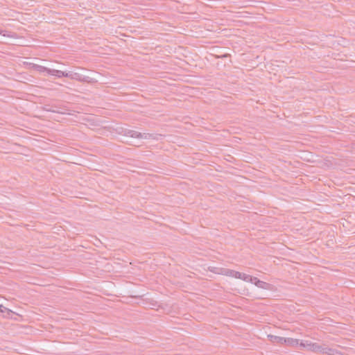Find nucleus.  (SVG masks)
Returning <instances> with one entry per match:
<instances>
[{"mask_svg":"<svg viewBox=\"0 0 355 355\" xmlns=\"http://www.w3.org/2000/svg\"><path fill=\"white\" fill-rule=\"evenodd\" d=\"M253 278H254L253 276H251V275H247V274L241 272V277L239 279H242V280H243L245 282L252 283Z\"/></svg>","mask_w":355,"mask_h":355,"instance_id":"obj_11","label":"nucleus"},{"mask_svg":"<svg viewBox=\"0 0 355 355\" xmlns=\"http://www.w3.org/2000/svg\"><path fill=\"white\" fill-rule=\"evenodd\" d=\"M228 56H230L229 54L227 53H225V54H223L222 55L220 56V58H227Z\"/></svg>","mask_w":355,"mask_h":355,"instance_id":"obj_21","label":"nucleus"},{"mask_svg":"<svg viewBox=\"0 0 355 355\" xmlns=\"http://www.w3.org/2000/svg\"><path fill=\"white\" fill-rule=\"evenodd\" d=\"M268 338H270V340L272 343L284 344V337L274 335H268Z\"/></svg>","mask_w":355,"mask_h":355,"instance_id":"obj_7","label":"nucleus"},{"mask_svg":"<svg viewBox=\"0 0 355 355\" xmlns=\"http://www.w3.org/2000/svg\"><path fill=\"white\" fill-rule=\"evenodd\" d=\"M284 344L287 346L297 347L299 346V340L292 338H284Z\"/></svg>","mask_w":355,"mask_h":355,"instance_id":"obj_6","label":"nucleus"},{"mask_svg":"<svg viewBox=\"0 0 355 355\" xmlns=\"http://www.w3.org/2000/svg\"><path fill=\"white\" fill-rule=\"evenodd\" d=\"M335 351L336 350L332 348L322 346V350L320 352L324 354L334 355Z\"/></svg>","mask_w":355,"mask_h":355,"instance_id":"obj_9","label":"nucleus"},{"mask_svg":"<svg viewBox=\"0 0 355 355\" xmlns=\"http://www.w3.org/2000/svg\"><path fill=\"white\" fill-rule=\"evenodd\" d=\"M29 65H30V69H31L33 70L37 71H38L40 73L46 72L48 74H49V71L51 69L49 68H47L46 67L41 66V65H39V64H34V63H30Z\"/></svg>","mask_w":355,"mask_h":355,"instance_id":"obj_5","label":"nucleus"},{"mask_svg":"<svg viewBox=\"0 0 355 355\" xmlns=\"http://www.w3.org/2000/svg\"><path fill=\"white\" fill-rule=\"evenodd\" d=\"M72 80H76L81 83H96V80L94 78H90L89 76H83L79 73L73 72L72 76Z\"/></svg>","mask_w":355,"mask_h":355,"instance_id":"obj_2","label":"nucleus"},{"mask_svg":"<svg viewBox=\"0 0 355 355\" xmlns=\"http://www.w3.org/2000/svg\"><path fill=\"white\" fill-rule=\"evenodd\" d=\"M241 273L240 272H238V271H235L234 270L233 271V274H232V277L236 278V279H239L241 277Z\"/></svg>","mask_w":355,"mask_h":355,"instance_id":"obj_17","label":"nucleus"},{"mask_svg":"<svg viewBox=\"0 0 355 355\" xmlns=\"http://www.w3.org/2000/svg\"><path fill=\"white\" fill-rule=\"evenodd\" d=\"M49 112H53V113H59V114H63L64 112L62 111L57 110V108H55V110L53 109H48L46 110Z\"/></svg>","mask_w":355,"mask_h":355,"instance_id":"obj_18","label":"nucleus"},{"mask_svg":"<svg viewBox=\"0 0 355 355\" xmlns=\"http://www.w3.org/2000/svg\"><path fill=\"white\" fill-rule=\"evenodd\" d=\"M73 71H64V77L69 78L72 80Z\"/></svg>","mask_w":355,"mask_h":355,"instance_id":"obj_15","label":"nucleus"},{"mask_svg":"<svg viewBox=\"0 0 355 355\" xmlns=\"http://www.w3.org/2000/svg\"><path fill=\"white\" fill-rule=\"evenodd\" d=\"M311 345V342H309L308 340H306V341L302 340L300 343H299V345L300 347L307 348L309 350L310 349Z\"/></svg>","mask_w":355,"mask_h":355,"instance_id":"obj_12","label":"nucleus"},{"mask_svg":"<svg viewBox=\"0 0 355 355\" xmlns=\"http://www.w3.org/2000/svg\"><path fill=\"white\" fill-rule=\"evenodd\" d=\"M220 268L218 267H209L208 270L215 274H218Z\"/></svg>","mask_w":355,"mask_h":355,"instance_id":"obj_14","label":"nucleus"},{"mask_svg":"<svg viewBox=\"0 0 355 355\" xmlns=\"http://www.w3.org/2000/svg\"><path fill=\"white\" fill-rule=\"evenodd\" d=\"M233 271H234V270L226 268L225 275L229 276V277H232Z\"/></svg>","mask_w":355,"mask_h":355,"instance_id":"obj_16","label":"nucleus"},{"mask_svg":"<svg viewBox=\"0 0 355 355\" xmlns=\"http://www.w3.org/2000/svg\"><path fill=\"white\" fill-rule=\"evenodd\" d=\"M49 75L55 76L58 78H62L64 77V71L51 69L49 71Z\"/></svg>","mask_w":355,"mask_h":355,"instance_id":"obj_8","label":"nucleus"},{"mask_svg":"<svg viewBox=\"0 0 355 355\" xmlns=\"http://www.w3.org/2000/svg\"><path fill=\"white\" fill-rule=\"evenodd\" d=\"M53 107H55V108H58V106H57V105H53Z\"/></svg>","mask_w":355,"mask_h":355,"instance_id":"obj_22","label":"nucleus"},{"mask_svg":"<svg viewBox=\"0 0 355 355\" xmlns=\"http://www.w3.org/2000/svg\"><path fill=\"white\" fill-rule=\"evenodd\" d=\"M252 284H254L256 286H257L260 288L265 289V290L271 291V290H272V287H273V286L272 284L265 282H263L256 277H254V278L252 279Z\"/></svg>","mask_w":355,"mask_h":355,"instance_id":"obj_3","label":"nucleus"},{"mask_svg":"<svg viewBox=\"0 0 355 355\" xmlns=\"http://www.w3.org/2000/svg\"><path fill=\"white\" fill-rule=\"evenodd\" d=\"M49 112H53V113H59V114H63L64 112L62 111L57 110V108H55V110L53 109H48L46 110Z\"/></svg>","mask_w":355,"mask_h":355,"instance_id":"obj_19","label":"nucleus"},{"mask_svg":"<svg viewBox=\"0 0 355 355\" xmlns=\"http://www.w3.org/2000/svg\"><path fill=\"white\" fill-rule=\"evenodd\" d=\"M309 350L314 352H320L322 350V345H320L316 343H311Z\"/></svg>","mask_w":355,"mask_h":355,"instance_id":"obj_10","label":"nucleus"},{"mask_svg":"<svg viewBox=\"0 0 355 355\" xmlns=\"http://www.w3.org/2000/svg\"><path fill=\"white\" fill-rule=\"evenodd\" d=\"M119 133L124 136L136 138V139H155V140L158 139V135H154V134H150V133H141V132H137L136 130H130V129H127V128H122L121 132H120Z\"/></svg>","mask_w":355,"mask_h":355,"instance_id":"obj_1","label":"nucleus"},{"mask_svg":"<svg viewBox=\"0 0 355 355\" xmlns=\"http://www.w3.org/2000/svg\"><path fill=\"white\" fill-rule=\"evenodd\" d=\"M226 268H220L218 275H225V274Z\"/></svg>","mask_w":355,"mask_h":355,"instance_id":"obj_20","label":"nucleus"},{"mask_svg":"<svg viewBox=\"0 0 355 355\" xmlns=\"http://www.w3.org/2000/svg\"><path fill=\"white\" fill-rule=\"evenodd\" d=\"M0 314L4 318H12L13 315L16 313L3 305H0Z\"/></svg>","mask_w":355,"mask_h":355,"instance_id":"obj_4","label":"nucleus"},{"mask_svg":"<svg viewBox=\"0 0 355 355\" xmlns=\"http://www.w3.org/2000/svg\"><path fill=\"white\" fill-rule=\"evenodd\" d=\"M8 31L5 30H2L0 28V35H2L3 36H8L11 37H15L16 34L13 33L12 35L7 34Z\"/></svg>","mask_w":355,"mask_h":355,"instance_id":"obj_13","label":"nucleus"}]
</instances>
